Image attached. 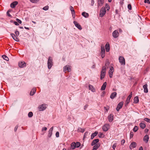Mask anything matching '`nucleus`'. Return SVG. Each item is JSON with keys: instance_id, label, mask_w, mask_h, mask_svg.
Segmentation results:
<instances>
[{"instance_id": "nucleus-1", "label": "nucleus", "mask_w": 150, "mask_h": 150, "mask_svg": "<svg viewBox=\"0 0 150 150\" xmlns=\"http://www.w3.org/2000/svg\"><path fill=\"white\" fill-rule=\"evenodd\" d=\"M48 67L49 69H51L53 65L52 59L51 57H49L48 58L47 62Z\"/></svg>"}, {"instance_id": "nucleus-2", "label": "nucleus", "mask_w": 150, "mask_h": 150, "mask_svg": "<svg viewBox=\"0 0 150 150\" xmlns=\"http://www.w3.org/2000/svg\"><path fill=\"white\" fill-rule=\"evenodd\" d=\"M47 108V105L45 104H43L40 105L38 107L39 111H42L45 110Z\"/></svg>"}, {"instance_id": "nucleus-3", "label": "nucleus", "mask_w": 150, "mask_h": 150, "mask_svg": "<svg viewBox=\"0 0 150 150\" xmlns=\"http://www.w3.org/2000/svg\"><path fill=\"white\" fill-rule=\"evenodd\" d=\"M106 11L105 10V8L104 7H103L101 9L100 11L99 16L100 17H102L105 14Z\"/></svg>"}, {"instance_id": "nucleus-4", "label": "nucleus", "mask_w": 150, "mask_h": 150, "mask_svg": "<svg viewBox=\"0 0 150 150\" xmlns=\"http://www.w3.org/2000/svg\"><path fill=\"white\" fill-rule=\"evenodd\" d=\"M119 60L121 65H125V60L123 57L121 56H120L119 58Z\"/></svg>"}, {"instance_id": "nucleus-5", "label": "nucleus", "mask_w": 150, "mask_h": 150, "mask_svg": "<svg viewBox=\"0 0 150 150\" xmlns=\"http://www.w3.org/2000/svg\"><path fill=\"white\" fill-rule=\"evenodd\" d=\"M110 128V125L109 124H106L104 125L102 127L103 131L104 132L107 131Z\"/></svg>"}, {"instance_id": "nucleus-6", "label": "nucleus", "mask_w": 150, "mask_h": 150, "mask_svg": "<svg viewBox=\"0 0 150 150\" xmlns=\"http://www.w3.org/2000/svg\"><path fill=\"white\" fill-rule=\"evenodd\" d=\"M123 102L122 101L120 102L117 105L116 109L117 111H118L120 109L122 108L123 106Z\"/></svg>"}, {"instance_id": "nucleus-7", "label": "nucleus", "mask_w": 150, "mask_h": 150, "mask_svg": "<svg viewBox=\"0 0 150 150\" xmlns=\"http://www.w3.org/2000/svg\"><path fill=\"white\" fill-rule=\"evenodd\" d=\"M101 57L102 58H103L105 56V51L104 46H101Z\"/></svg>"}, {"instance_id": "nucleus-8", "label": "nucleus", "mask_w": 150, "mask_h": 150, "mask_svg": "<svg viewBox=\"0 0 150 150\" xmlns=\"http://www.w3.org/2000/svg\"><path fill=\"white\" fill-rule=\"evenodd\" d=\"M112 35L113 37L115 38L118 37L119 35L118 31L117 30L114 31L112 33Z\"/></svg>"}, {"instance_id": "nucleus-9", "label": "nucleus", "mask_w": 150, "mask_h": 150, "mask_svg": "<svg viewBox=\"0 0 150 150\" xmlns=\"http://www.w3.org/2000/svg\"><path fill=\"white\" fill-rule=\"evenodd\" d=\"M114 71V68L112 67H111L109 71V75L110 78H112V76L113 72Z\"/></svg>"}, {"instance_id": "nucleus-10", "label": "nucleus", "mask_w": 150, "mask_h": 150, "mask_svg": "<svg viewBox=\"0 0 150 150\" xmlns=\"http://www.w3.org/2000/svg\"><path fill=\"white\" fill-rule=\"evenodd\" d=\"M26 64L24 62H20L18 63V66L21 68L23 67L26 66Z\"/></svg>"}, {"instance_id": "nucleus-11", "label": "nucleus", "mask_w": 150, "mask_h": 150, "mask_svg": "<svg viewBox=\"0 0 150 150\" xmlns=\"http://www.w3.org/2000/svg\"><path fill=\"white\" fill-rule=\"evenodd\" d=\"M67 71L69 72L71 71V69L69 65H66L64 67V71Z\"/></svg>"}, {"instance_id": "nucleus-12", "label": "nucleus", "mask_w": 150, "mask_h": 150, "mask_svg": "<svg viewBox=\"0 0 150 150\" xmlns=\"http://www.w3.org/2000/svg\"><path fill=\"white\" fill-rule=\"evenodd\" d=\"M11 35L13 39L16 41L18 42L19 41V40L17 36L13 33H11Z\"/></svg>"}, {"instance_id": "nucleus-13", "label": "nucleus", "mask_w": 150, "mask_h": 150, "mask_svg": "<svg viewBox=\"0 0 150 150\" xmlns=\"http://www.w3.org/2000/svg\"><path fill=\"white\" fill-rule=\"evenodd\" d=\"M137 146V143L135 142H133L131 143L129 146V148L130 149H132L133 148L136 147Z\"/></svg>"}, {"instance_id": "nucleus-14", "label": "nucleus", "mask_w": 150, "mask_h": 150, "mask_svg": "<svg viewBox=\"0 0 150 150\" xmlns=\"http://www.w3.org/2000/svg\"><path fill=\"white\" fill-rule=\"evenodd\" d=\"M74 23L75 26L77 27L79 30H81L82 29V28L81 25L76 21H74Z\"/></svg>"}, {"instance_id": "nucleus-15", "label": "nucleus", "mask_w": 150, "mask_h": 150, "mask_svg": "<svg viewBox=\"0 0 150 150\" xmlns=\"http://www.w3.org/2000/svg\"><path fill=\"white\" fill-rule=\"evenodd\" d=\"M108 118L109 122H112L113 120V114H110L108 116Z\"/></svg>"}, {"instance_id": "nucleus-16", "label": "nucleus", "mask_w": 150, "mask_h": 150, "mask_svg": "<svg viewBox=\"0 0 150 150\" xmlns=\"http://www.w3.org/2000/svg\"><path fill=\"white\" fill-rule=\"evenodd\" d=\"M53 129V127H52L49 129V133L48 135V136L50 138L51 137L52 134V132Z\"/></svg>"}, {"instance_id": "nucleus-17", "label": "nucleus", "mask_w": 150, "mask_h": 150, "mask_svg": "<svg viewBox=\"0 0 150 150\" xmlns=\"http://www.w3.org/2000/svg\"><path fill=\"white\" fill-rule=\"evenodd\" d=\"M105 47L106 52H108L109 51L110 48V45L108 42H107L105 45Z\"/></svg>"}, {"instance_id": "nucleus-18", "label": "nucleus", "mask_w": 150, "mask_h": 150, "mask_svg": "<svg viewBox=\"0 0 150 150\" xmlns=\"http://www.w3.org/2000/svg\"><path fill=\"white\" fill-rule=\"evenodd\" d=\"M149 139V137L148 135H145L143 138V141L145 142L146 143L148 142Z\"/></svg>"}, {"instance_id": "nucleus-19", "label": "nucleus", "mask_w": 150, "mask_h": 150, "mask_svg": "<svg viewBox=\"0 0 150 150\" xmlns=\"http://www.w3.org/2000/svg\"><path fill=\"white\" fill-rule=\"evenodd\" d=\"M18 4V2L15 1L11 4L10 6L12 8H14Z\"/></svg>"}, {"instance_id": "nucleus-20", "label": "nucleus", "mask_w": 150, "mask_h": 150, "mask_svg": "<svg viewBox=\"0 0 150 150\" xmlns=\"http://www.w3.org/2000/svg\"><path fill=\"white\" fill-rule=\"evenodd\" d=\"M99 141V139H95L94 140H93L92 142L91 143V145L92 146H93L97 143Z\"/></svg>"}, {"instance_id": "nucleus-21", "label": "nucleus", "mask_w": 150, "mask_h": 150, "mask_svg": "<svg viewBox=\"0 0 150 150\" xmlns=\"http://www.w3.org/2000/svg\"><path fill=\"white\" fill-rule=\"evenodd\" d=\"M132 92H131L130 93L129 95L127 97V98L126 100V101L127 102V103H128V102H130V99L132 97Z\"/></svg>"}, {"instance_id": "nucleus-22", "label": "nucleus", "mask_w": 150, "mask_h": 150, "mask_svg": "<svg viewBox=\"0 0 150 150\" xmlns=\"http://www.w3.org/2000/svg\"><path fill=\"white\" fill-rule=\"evenodd\" d=\"M143 88L144 89V92L145 93L148 92V89L147 88V85L146 84L143 86Z\"/></svg>"}, {"instance_id": "nucleus-23", "label": "nucleus", "mask_w": 150, "mask_h": 150, "mask_svg": "<svg viewBox=\"0 0 150 150\" xmlns=\"http://www.w3.org/2000/svg\"><path fill=\"white\" fill-rule=\"evenodd\" d=\"M117 93L116 92H114L111 93L110 96V98L112 99L114 98L116 96Z\"/></svg>"}, {"instance_id": "nucleus-24", "label": "nucleus", "mask_w": 150, "mask_h": 150, "mask_svg": "<svg viewBox=\"0 0 150 150\" xmlns=\"http://www.w3.org/2000/svg\"><path fill=\"white\" fill-rule=\"evenodd\" d=\"M105 74V71H101L100 74V79L102 80L104 78Z\"/></svg>"}, {"instance_id": "nucleus-25", "label": "nucleus", "mask_w": 150, "mask_h": 150, "mask_svg": "<svg viewBox=\"0 0 150 150\" xmlns=\"http://www.w3.org/2000/svg\"><path fill=\"white\" fill-rule=\"evenodd\" d=\"M106 85L107 83L106 82H104L101 88V90L102 91L105 90L106 87Z\"/></svg>"}, {"instance_id": "nucleus-26", "label": "nucleus", "mask_w": 150, "mask_h": 150, "mask_svg": "<svg viewBox=\"0 0 150 150\" xmlns=\"http://www.w3.org/2000/svg\"><path fill=\"white\" fill-rule=\"evenodd\" d=\"M134 103H137L139 101V97L137 96L135 97L134 99Z\"/></svg>"}, {"instance_id": "nucleus-27", "label": "nucleus", "mask_w": 150, "mask_h": 150, "mask_svg": "<svg viewBox=\"0 0 150 150\" xmlns=\"http://www.w3.org/2000/svg\"><path fill=\"white\" fill-rule=\"evenodd\" d=\"M35 92L36 88H33L30 93V96H33L35 94Z\"/></svg>"}, {"instance_id": "nucleus-28", "label": "nucleus", "mask_w": 150, "mask_h": 150, "mask_svg": "<svg viewBox=\"0 0 150 150\" xmlns=\"http://www.w3.org/2000/svg\"><path fill=\"white\" fill-rule=\"evenodd\" d=\"M104 2V0H98V5L100 6H101Z\"/></svg>"}, {"instance_id": "nucleus-29", "label": "nucleus", "mask_w": 150, "mask_h": 150, "mask_svg": "<svg viewBox=\"0 0 150 150\" xmlns=\"http://www.w3.org/2000/svg\"><path fill=\"white\" fill-rule=\"evenodd\" d=\"M82 15L86 18H87L89 17V14L85 12L82 13Z\"/></svg>"}, {"instance_id": "nucleus-30", "label": "nucleus", "mask_w": 150, "mask_h": 150, "mask_svg": "<svg viewBox=\"0 0 150 150\" xmlns=\"http://www.w3.org/2000/svg\"><path fill=\"white\" fill-rule=\"evenodd\" d=\"M98 133V132L96 131L94 133H93L91 136V139H93L94 137L97 135Z\"/></svg>"}, {"instance_id": "nucleus-31", "label": "nucleus", "mask_w": 150, "mask_h": 150, "mask_svg": "<svg viewBox=\"0 0 150 150\" xmlns=\"http://www.w3.org/2000/svg\"><path fill=\"white\" fill-rule=\"evenodd\" d=\"M139 126L142 129H144L146 127V125L142 122H141Z\"/></svg>"}, {"instance_id": "nucleus-32", "label": "nucleus", "mask_w": 150, "mask_h": 150, "mask_svg": "<svg viewBox=\"0 0 150 150\" xmlns=\"http://www.w3.org/2000/svg\"><path fill=\"white\" fill-rule=\"evenodd\" d=\"M71 147L72 149H74L76 147V146H75V143L74 142L72 143L71 144Z\"/></svg>"}, {"instance_id": "nucleus-33", "label": "nucleus", "mask_w": 150, "mask_h": 150, "mask_svg": "<svg viewBox=\"0 0 150 150\" xmlns=\"http://www.w3.org/2000/svg\"><path fill=\"white\" fill-rule=\"evenodd\" d=\"M85 130L84 129H82L81 127H79L77 129V132H83Z\"/></svg>"}, {"instance_id": "nucleus-34", "label": "nucleus", "mask_w": 150, "mask_h": 150, "mask_svg": "<svg viewBox=\"0 0 150 150\" xmlns=\"http://www.w3.org/2000/svg\"><path fill=\"white\" fill-rule=\"evenodd\" d=\"M100 146V145L98 144H96L95 145V146H93V148L94 149L96 150L97 149H98Z\"/></svg>"}, {"instance_id": "nucleus-35", "label": "nucleus", "mask_w": 150, "mask_h": 150, "mask_svg": "<svg viewBox=\"0 0 150 150\" xmlns=\"http://www.w3.org/2000/svg\"><path fill=\"white\" fill-rule=\"evenodd\" d=\"M81 145L80 143L79 142H76L75 143V146H76V147L78 148Z\"/></svg>"}, {"instance_id": "nucleus-36", "label": "nucleus", "mask_w": 150, "mask_h": 150, "mask_svg": "<svg viewBox=\"0 0 150 150\" xmlns=\"http://www.w3.org/2000/svg\"><path fill=\"white\" fill-rule=\"evenodd\" d=\"M3 58L6 61H8L9 60L8 58L6 55H3L2 56Z\"/></svg>"}, {"instance_id": "nucleus-37", "label": "nucleus", "mask_w": 150, "mask_h": 150, "mask_svg": "<svg viewBox=\"0 0 150 150\" xmlns=\"http://www.w3.org/2000/svg\"><path fill=\"white\" fill-rule=\"evenodd\" d=\"M138 129V127L137 126H135L133 129V130L134 132H136Z\"/></svg>"}, {"instance_id": "nucleus-38", "label": "nucleus", "mask_w": 150, "mask_h": 150, "mask_svg": "<svg viewBox=\"0 0 150 150\" xmlns=\"http://www.w3.org/2000/svg\"><path fill=\"white\" fill-rule=\"evenodd\" d=\"M98 136L99 137H104V135L103 134V133L102 132H100L99 133Z\"/></svg>"}, {"instance_id": "nucleus-39", "label": "nucleus", "mask_w": 150, "mask_h": 150, "mask_svg": "<svg viewBox=\"0 0 150 150\" xmlns=\"http://www.w3.org/2000/svg\"><path fill=\"white\" fill-rule=\"evenodd\" d=\"M89 89L90 90H91L92 91H93V87L92 85H89L88 86Z\"/></svg>"}, {"instance_id": "nucleus-40", "label": "nucleus", "mask_w": 150, "mask_h": 150, "mask_svg": "<svg viewBox=\"0 0 150 150\" xmlns=\"http://www.w3.org/2000/svg\"><path fill=\"white\" fill-rule=\"evenodd\" d=\"M28 115L29 117H31L33 116V113L32 112H29Z\"/></svg>"}, {"instance_id": "nucleus-41", "label": "nucleus", "mask_w": 150, "mask_h": 150, "mask_svg": "<svg viewBox=\"0 0 150 150\" xmlns=\"http://www.w3.org/2000/svg\"><path fill=\"white\" fill-rule=\"evenodd\" d=\"M110 64V63L108 61H106L105 62V65L107 67H108Z\"/></svg>"}, {"instance_id": "nucleus-42", "label": "nucleus", "mask_w": 150, "mask_h": 150, "mask_svg": "<svg viewBox=\"0 0 150 150\" xmlns=\"http://www.w3.org/2000/svg\"><path fill=\"white\" fill-rule=\"evenodd\" d=\"M144 120L145 121H146L147 122L150 123V119L147 118H145L144 119Z\"/></svg>"}, {"instance_id": "nucleus-43", "label": "nucleus", "mask_w": 150, "mask_h": 150, "mask_svg": "<svg viewBox=\"0 0 150 150\" xmlns=\"http://www.w3.org/2000/svg\"><path fill=\"white\" fill-rule=\"evenodd\" d=\"M88 132H86L85 133L83 136V139L86 137V136L88 135Z\"/></svg>"}, {"instance_id": "nucleus-44", "label": "nucleus", "mask_w": 150, "mask_h": 150, "mask_svg": "<svg viewBox=\"0 0 150 150\" xmlns=\"http://www.w3.org/2000/svg\"><path fill=\"white\" fill-rule=\"evenodd\" d=\"M49 9V6H46L44 7L43 9L45 11Z\"/></svg>"}, {"instance_id": "nucleus-45", "label": "nucleus", "mask_w": 150, "mask_h": 150, "mask_svg": "<svg viewBox=\"0 0 150 150\" xmlns=\"http://www.w3.org/2000/svg\"><path fill=\"white\" fill-rule=\"evenodd\" d=\"M39 0H30V2L32 3H37L39 1Z\"/></svg>"}, {"instance_id": "nucleus-46", "label": "nucleus", "mask_w": 150, "mask_h": 150, "mask_svg": "<svg viewBox=\"0 0 150 150\" xmlns=\"http://www.w3.org/2000/svg\"><path fill=\"white\" fill-rule=\"evenodd\" d=\"M127 8L129 10H132V6L131 4H129L128 5Z\"/></svg>"}, {"instance_id": "nucleus-47", "label": "nucleus", "mask_w": 150, "mask_h": 150, "mask_svg": "<svg viewBox=\"0 0 150 150\" xmlns=\"http://www.w3.org/2000/svg\"><path fill=\"white\" fill-rule=\"evenodd\" d=\"M133 132H131L130 134V138H132L133 136Z\"/></svg>"}, {"instance_id": "nucleus-48", "label": "nucleus", "mask_w": 150, "mask_h": 150, "mask_svg": "<svg viewBox=\"0 0 150 150\" xmlns=\"http://www.w3.org/2000/svg\"><path fill=\"white\" fill-rule=\"evenodd\" d=\"M15 34H16V35L17 36H19V32L18 31H17V30H16L15 32Z\"/></svg>"}, {"instance_id": "nucleus-49", "label": "nucleus", "mask_w": 150, "mask_h": 150, "mask_svg": "<svg viewBox=\"0 0 150 150\" xmlns=\"http://www.w3.org/2000/svg\"><path fill=\"white\" fill-rule=\"evenodd\" d=\"M105 7L106 8H107V11H109L110 9V7L107 4H106L105 5Z\"/></svg>"}, {"instance_id": "nucleus-50", "label": "nucleus", "mask_w": 150, "mask_h": 150, "mask_svg": "<svg viewBox=\"0 0 150 150\" xmlns=\"http://www.w3.org/2000/svg\"><path fill=\"white\" fill-rule=\"evenodd\" d=\"M106 71V68L105 66H103L102 67V69L101 71Z\"/></svg>"}, {"instance_id": "nucleus-51", "label": "nucleus", "mask_w": 150, "mask_h": 150, "mask_svg": "<svg viewBox=\"0 0 150 150\" xmlns=\"http://www.w3.org/2000/svg\"><path fill=\"white\" fill-rule=\"evenodd\" d=\"M16 21L19 23L21 24L22 23V21L21 20L18 18H17L16 19Z\"/></svg>"}, {"instance_id": "nucleus-52", "label": "nucleus", "mask_w": 150, "mask_h": 150, "mask_svg": "<svg viewBox=\"0 0 150 150\" xmlns=\"http://www.w3.org/2000/svg\"><path fill=\"white\" fill-rule=\"evenodd\" d=\"M56 136L57 137H59V133L58 132H57L56 133Z\"/></svg>"}, {"instance_id": "nucleus-53", "label": "nucleus", "mask_w": 150, "mask_h": 150, "mask_svg": "<svg viewBox=\"0 0 150 150\" xmlns=\"http://www.w3.org/2000/svg\"><path fill=\"white\" fill-rule=\"evenodd\" d=\"M9 10H8L7 12V15L8 16H9V17H11V15L9 13Z\"/></svg>"}, {"instance_id": "nucleus-54", "label": "nucleus", "mask_w": 150, "mask_h": 150, "mask_svg": "<svg viewBox=\"0 0 150 150\" xmlns=\"http://www.w3.org/2000/svg\"><path fill=\"white\" fill-rule=\"evenodd\" d=\"M116 143H115V144H114L112 146V148L114 149H115V147H116Z\"/></svg>"}, {"instance_id": "nucleus-55", "label": "nucleus", "mask_w": 150, "mask_h": 150, "mask_svg": "<svg viewBox=\"0 0 150 150\" xmlns=\"http://www.w3.org/2000/svg\"><path fill=\"white\" fill-rule=\"evenodd\" d=\"M88 104H86L84 106V110H86V109H87V108H88Z\"/></svg>"}, {"instance_id": "nucleus-56", "label": "nucleus", "mask_w": 150, "mask_h": 150, "mask_svg": "<svg viewBox=\"0 0 150 150\" xmlns=\"http://www.w3.org/2000/svg\"><path fill=\"white\" fill-rule=\"evenodd\" d=\"M18 127V125H16V127H15V128H14L15 131L16 132L17 130Z\"/></svg>"}, {"instance_id": "nucleus-57", "label": "nucleus", "mask_w": 150, "mask_h": 150, "mask_svg": "<svg viewBox=\"0 0 150 150\" xmlns=\"http://www.w3.org/2000/svg\"><path fill=\"white\" fill-rule=\"evenodd\" d=\"M70 9L71 11H72L73 10H74V8L72 6H70Z\"/></svg>"}, {"instance_id": "nucleus-58", "label": "nucleus", "mask_w": 150, "mask_h": 150, "mask_svg": "<svg viewBox=\"0 0 150 150\" xmlns=\"http://www.w3.org/2000/svg\"><path fill=\"white\" fill-rule=\"evenodd\" d=\"M14 24H15V25H19V24L18 23H17V22L16 21H14L13 22Z\"/></svg>"}, {"instance_id": "nucleus-59", "label": "nucleus", "mask_w": 150, "mask_h": 150, "mask_svg": "<svg viewBox=\"0 0 150 150\" xmlns=\"http://www.w3.org/2000/svg\"><path fill=\"white\" fill-rule=\"evenodd\" d=\"M94 3V1L93 0H92L91 1V5L93 6Z\"/></svg>"}, {"instance_id": "nucleus-60", "label": "nucleus", "mask_w": 150, "mask_h": 150, "mask_svg": "<svg viewBox=\"0 0 150 150\" xmlns=\"http://www.w3.org/2000/svg\"><path fill=\"white\" fill-rule=\"evenodd\" d=\"M47 130V128L46 127H43L42 129V131L43 130Z\"/></svg>"}, {"instance_id": "nucleus-61", "label": "nucleus", "mask_w": 150, "mask_h": 150, "mask_svg": "<svg viewBox=\"0 0 150 150\" xmlns=\"http://www.w3.org/2000/svg\"><path fill=\"white\" fill-rule=\"evenodd\" d=\"M149 129H146L144 130V132L145 133H147L149 131Z\"/></svg>"}, {"instance_id": "nucleus-62", "label": "nucleus", "mask_w": 150, "mask_h": 150, "mask_svg": "<svg viewBox=\"0 0 150 150\" xmlns=\"http://www.w3.org/2000/svg\"><path fill=\"white\" fill-rule=\"evenodd\" d=\"M125 140L123 139L121 141L122 144H123L125 143Z\"/></svg>"}, {"instance_id": "nucleus-63", "label": "nucleus", "mask_w": 150, "mask_h": 150, "mask_svg": "<svg viewBox=\"0 0 150 150\" xmlns=\"http://www.w3.org/2000/svg\"><path fill=\"white\" fill-rule=\"evenodd\" d=\"M71 12L72 14L74 15V14H75V11L74 10H73L72 11H71Z\"/></svg>"}, {"instance_id": "nucleus-64", "label": "nucleus", "mask_w": 150, "mask_h": 150, "mask_svg": "<svg viewBox=\"0 0 150 150\" xmlns=\"http://www.w3.org/2000/svg\"><path fill=\"white\" fill-rule=\"evenodd\" d=\"M139 150H143L142 147V146L140 147L139 148Z\"/></svg>"}]
</instances>
